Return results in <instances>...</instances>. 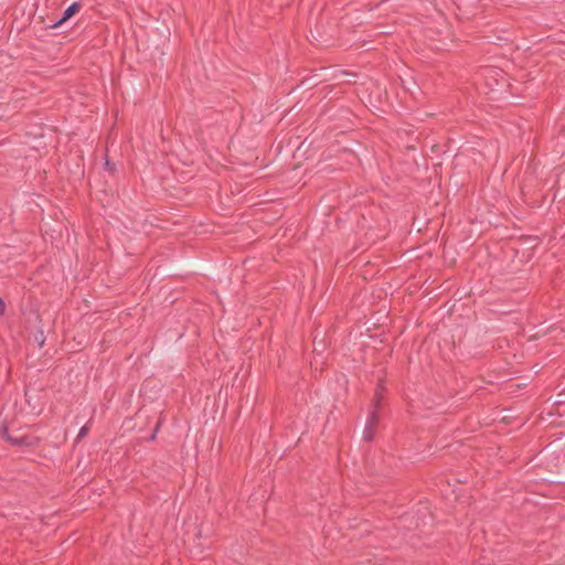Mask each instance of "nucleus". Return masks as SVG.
<instances>
[{
	"instance_id": "obj_6",
	"label": "nucleus",
	"mask_w": 565,
	"mask_h": 565,
	"mask_svg": "<svg viewBox=\"0 0 565 565\" xmlns=\"http://www.w3.org/2000/svg\"><path fill=\"white\" fill-rule=\"evenodd\" d=\"M87 434H88V427L83 426L77 434V439L79 440V439L84 438Z\"/></svg>"
},
{
	"instance_id": "obj_4",
	"label": "nucleus",
	"mask_w": 565,
	"mask_h": 565,
	"mask_svg": "<svg viewBox=\"0 0 565 565\" xmlns=\"http://www.w3.org/2000/svg\"><path fill=\"white\" fill-rule=\"evenodd\" d=\"M379 422H380L379 408L373 407L371 414L367 417L366 425L375 428L377 426Z\"/></svg>"
},
{
	"instance_id": "obj_1",
	"label": "nucleus",
	"mask_w": 565,
	"mask_h": 565,
	"mask_svg": "<svg viewBox=\"0 0 565 565\" xmlns=\"http://www.w3.org/2000/svg\"><path fill=\"white\" fill-rule=\"evenodd\" d=\"M2 437L15 447H35L39 444V439L34 436H12L7 427L2 428Z\"/></svg>"
},
{
	"instance_id": "obj_5",
	"label": "nucleus",
	"mask_w": 565,
	"mask_h": 565,
	"mask_svg": "<svg viewBox=\"0 0 565 565\" xmlns=\"http://www.w3.org/2000/svg\"><path fill=\"white\" fill-rule=\"evenodd\" d=\"M375 428L372 426H369L365 424L364 430H363V439L366 441H371L374 436Z\"/></svg>"
},
{
	"instance_id": "obj_3",
	"label": "nucleus",
	"mask_w": 565,
	"mask_h": 565,
	"mask_svg": "<svg viewBox=\"0 0 565 565\" xmlns=\"http://www.w3.org/2000/svg\"><path fill=\"white\" fill-rule=\"evenodd\" d=\"M383 392H384V387L382 384H379L376 390H375V394H374V399H373V403H372V407H375V408H380V405H381V401L383 398Z\"/></svg>"
},
{
	"instance_id": "obj_7",
	"label": "nucleus",
	"mask_w": 565,
	"mask_h": 565,
	"mask_svg": "<svg viewBox=\"0 0 565 565\" xmlns=\"http://www.w3.org/2000/svg\"><path fill=\"white\" fill-rule=\"evenodd\" d=\"M6 305L4 301L0 298V316L4 313Z\"/></svg>"
},
{
	"instance_id": "obj_2",
	"label": "nucleus",
	"mask_w": 565,
	"mask_h": 565,
	"mask_svg": "<svg viewBox=\"0 0 565 565\" xmlns=\"http://www.w3.org/2000/svg\"><path fill=\"white\" fill-rule=\"evenodd\" d=\"M81 9V4L78 2H73L63 13V17L56 21L52 28H56L77 13Z\"/></svg>"
}]
</instances>
